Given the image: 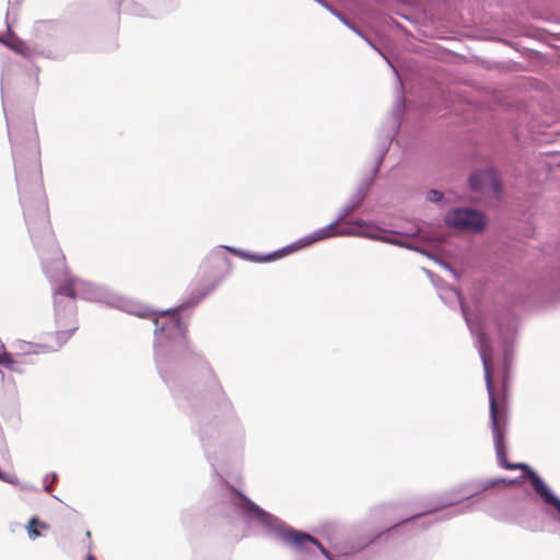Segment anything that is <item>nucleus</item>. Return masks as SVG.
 I'll return each mask as SVG.
<instances>
[{
    "mask_svg": "<svg viewBox=\"0 0 560 560\" xmlns=\"http://www.w3.org/2000/svg\"><path fill=\"white\" fill-rule=\"evenodd\" d=\"M223 250H228L230 252L231 254L235 255V256H238L240 255V250L241 248H236V247H233V246H226V245H223V246H220L218 248H215L211 254H210V259H214L217 260L220 265L222 266H225L228 271L231 269V260L229 257H226L224 254H223Z\"/></svg>",
    "mask_w": 560,
    "mask_h": 560,
    "instance_id": "2eb2a0df",
    "label": "nucleus"
},
{
    "mask_svg": "<svg viewBox=\"0 0 560 560\" xmlns=\"http://www.w3.org/2000/svg\"><path fill=\"white\" fill-rule=\"evenodd\" d=\"M364 200L360 198V196L352 194L349 197L348 201L340 208L339 213L336 218L337 222H343L349 215L359 210Z\"/></svg>",
    "mask_w": 560,
    "mask_h": 560,
    "instance_id": "4468645a",
    "label": "nucleus"
},
{
    "mask_svg": "<svg viewBox=\"0 0 560 560\" xmlns=\"http://www.w3.org/2000/svg\"><path fill=\"white\" fill-rule=\"evenodd\" d=\"M491 482H494V487L499 486V485H513V483H516L518 482V478H515V479H506V478H493V479H490Z\"/></svg>",
    "mask_w": 560,
    "mask_h": 560,
    "instance_id": "393cba45",
    "label": "nucleus"
},
{
    "mask_svg": "<svg viewBox=\"0 0 560 560\" xmlns=\"http://www.w3.org/2000/svg\"><path fill=\"white\" fill-rule=\"evenodd\" d=\"M339 222L332 221L328 225L314 231L313 240L315 243L334 237V236H359L368 237V231L364 229H371L372 223L362 219L351 220L349 226L338 228Z\"/></svg>",
    "mask_w": 560,
    "mask_h": 560,
    "instance_id": "39448f33",
    "label": "nucleus"
},
{
    "mask_svg": "<svg viewBox=\"0 0 560 560\" xmlns=\"http://www.w3.org/2000/svg\"><path fill=\"white\" fill-rule=\"evenodd\" d=\"M343 25H346L348 28L353 31L355 34H358L360 37H362L374 50L378 51V48L362 33L360 28L357 27V25L351 22L347 16L343 14L339 16L338 19Z\"/></svg>",
    "mask_w": 560,
    "mask_h": 560,
    "instance_id": "aec40b11",
    "label": "nucleus"
},
{
    "mask_svg": "<svg viewBox=\"0 0 560 560\" xmlns=\"http://www.w3.org/2000/svg\"><path fill=\"white\" fill-rule=\"evenodd\" d=\"M404 110H405V101L397 100L395 107L393 109L392 118H390L392 126H390L389 130L386 132V135L384 136L383 142L380 144L378 153L375 159V164L371 171V175H373L375 177L378 174L380 167L388 152L389 145H390L392 141L394 140L396 132L398 131V129L400 127Z\"/></svg>",
    "mask_w": 560,
    "mask_h": 560,
    "instance_id": "0eeeda50",
    "label": "nucleus"
},
{
    "mask_svg": "<svg viewBox=\"0 0 560 560\" xmlns=\"http://www.w3.org/2000/svg\"><path fill=\"white\" fill-rule=\"evenodd\" d=\"M444 223L451 229L479 234L487 226V218L481 210L456 207L445 212Z\"/></svg>",
    "mask_w": 560,
    "mask_h": 560,
    "instance_id": "20e7f679",
    "label": "nucleus"
},
{
    "mask_svg": "<svg viewBox=\"0 0 560 560\" xmlns=\"http://www.w3.org/2000/svg\"><path fill=\"white\" fill-rule=\"evenodd\" d=\"M559 166H560V162H559Z\"/></svg>",
    "mask_w": 560,
    "mask_h": 560,
    "instance_id": "2f4dec72",
    "label": "nucleus"
},
{
    "mask_svg": "<svg viewBox=\"0 0 560 560\" xmlns=\"http://www.w3.org/2000/svg\"><path fill=\"white\" fill-rule=\"evenodd\" d=\"M218 388H219L220 390H222V388H221V386H220V385H218ZM219 399H220V400H222L223 402H225V404H226V405H229V406L231 405V404H230V401H229V399H228V397H226V395H225L223 392H221V397H220Z\"/></svg>",
    "mask_w": 560,
    "mask_h": 560,
    "instance_id": "bb28decb",
    "label": "nucleus"
},
{
    "mask_svg": "<svg viewBox=\"0 0 560 560\" xmlns=\"http://www.w3.org/2000/svg\"><path fill=\"white\" fill-rule=\"evenodd\" d=\"M443 194L438 189H430L427 194V199L432 202L441 201Z\"/></svg>",
    "mask_w": 560,
    "mask_h": 560,
    "instance_id": "b1692460",
    "label": "nucleus"
},
{
    "mask_svg": "<svg viewBox=\"0 0 560 560\" xmlns=\"http://www.w3.org/2000/svg\"><path fill=\"white\" fill-rule=\"evenodd\" d=\"M238 438H240L241 440H243V439H244V430H243L242 428L238 430Z\"/></svg>",
    "mask_w": 560,
    "mask_h": 560,
    "instance_id": "c756f323",
    "label": "nucleus"
},
{
    "mask_svg": "<svg viewBox=\"0 0 560 560\" xmlns=\"http://www.w3.org/2000/svg\"><path fill=\"white\" fill-rule=\"evenodd\" d=\"M79 281L78 280H73V279H70L68 281H66L59 289H58V293L59 294H62L65 296H68V298H71V299H74L77 293H75V287H77V283Z\"/></svg>",
    "mask_w": 560,
    "mask_h": 560,
    "instance_id": "412c9836",
    "label": "nucleus"
},
{
    "mask_svg": "<svg viewBox=\"0 0 560 560\" xmlns=\"http://www.w3.org/2000/svg\"><path fill=\"white\" fill-rule=\"evenodd\" d=\"M516 322L514 318L506 317L498 320V336L502 348V370L503 381H506L508 371L512 363L513 342L516 337Z\"/></svg>",
    "mask_w": 560,
    "mask_h": 560,
    "instance_id": "423d86ee",
    "label": "nucleus"
},
{
    "mask_svg": "<svg viewBox=\"0 0 560 560\" xmlns=\"http://www.w3.org/2000/svg\"><path fill=\"white\" fill-rule=\"evenodd\" d=\"M471 511H472V505L470 503H468V504H465L462 506L454 508L453 510L446 512L445 518H451L453 516L469 513Z\"/></svg>",
    "mask_w": 560,
    "mask_h": 560,
    "instance_id": "5701e85b",
    "label": "nucleus"
},
{
    "mask_svg": "<svg viewBox=\"0 0 560 560\" xmlns=\"http://www.w3.org/2000/svg\"><path fill=\"white\" fill-rule=\"evenodd\" d=\"M468 183L474 191L489 190L495 196H499L503 188L500 176L494 168L472 172L469 175Z\"/></svg>",
    "mask_w": 560,
    "mask_h": 560,
    "instance_id": "1a4fd4ad",
    "label": "nucleus"
},
{
    "mask_svg": "<svg viewBox=\"0 0 560 560\" xmlns=\"http://www.w3.org/2000/svg\"><path fill=\"white\" fill-rule=\"evenodd\" d=\"M195 431L198 434L203 447L207 446V440L212 439L217 434V430L212 423H207L206 427L200 423L198 427H195Z\"/></svg>",
    "mask_w": 560,
    "mask_h": 560,
    "instance_id": "a211bd4d",
    "label": "nucleus"
},
{
    "mask_svg": "<svg viewBox=\"0 0 560 560\" xmlns=\"http://www.w3.org/2000/svg\"><path fill=\"white\" fill-rule=\"evenodd\" d=\"M476 485H477L478 489L475 490L474 492L467 493V494H465L462 498L442 499L436 506L432 508L431 510L427 511L425 513L416 514V515H413L411 517H408V518L404 520L401 523L413 522V521H416V520H418V518H420L422 516L431 514L432 512L439 511V510L444 509V508H451V506H453V505H455L457 503H460L464 500H468L470 498L476 497L479 492L487 491V490H489V489L494 487V482H491L490 479L483 480V481H479Z\"/></svg>",
    "mask_w": 560,
    "mask_h": 560,
    "instance_id": "9d476101",
    "label": "nucleus"
},
{
    "mask_svg": "<svg viewBox=\"0 0 560 560\" xmlns=\"http://www.w3.org/2000/svg\"><path fill=\"white\" fill-rule=\"evenodd\" d=\"M78 327L73 326L69 329L57 330L49 335L48 342L39 346L43 352L58 351L60 350L77 331Z\"/></svg>",
    "mask_w": 560,
    "mask_h": 560,
    "instance_id": "9b49d317",
    "label": "nucleus"
},
{
    "mask_svg": "<svg viewBox=\"0 0 560 560\" xmlns=\"http://www.w3.org/2000/svg\"><path fill=\"white\" fill-rule=\"evenodd\" d=\"M313 244H315V242L313 240V234L311 233V234L298 240L296 242L292 243L291 245L282 247L281 249H284L283 257L293 253L294 250L311 246Z\"/></svg>",
    "mask_w": 560,
    "mask_h": 560,
    "instance_id": "f3484780",
    "label": "nucleus"
},
{
    "mask_svg": "<svg viewBox=\"0 0 560 560\" xmlns=\"http://www.w3.org/2000/svg\"><path fill=\"white\" fill-rule=\"evenodd\" d=\"M230 488L235 493L233 504L247 522H256L269 535L280 539L296 551L312 555L319 551L326 559L335 560L331 553L315 537L306 532L288 526L278 516L260 508L233 486Z\"/></svg>",
    "mask_w": 560,
    "mask_h": 560,
    "instance_id": "7ed1b4c3",
    "label": "nucleus"
},
{
    "mask_svg": "<svg viewBox=\"0 0 560 560\" xmlns=\"http://www.w3.org/2000/svg\"><path fill=\"white\" fill-rule=\"evenodd\" d=\"M26 528H27V534H28L30 538L36 539L37 537L40 536L39 529H46V528H48V525L46 523L39 521L37 517H32L28 521Z\"/></svg>",
    "mask_w": 560,
    "mask_h": 560,
    "instance_id": "6ab92c4d",
    "label": "nucleus"
},
{
    "mask_svg": "<svg viewBox=\"0 0 560 560\" xmlns=\"http://www.w3.org/2000/svg\"><path fill=\"white\" fill-rule=\"evenodd\" d=\"M378 52L383 56V58L386 60V62L392 67V69L394 70L395 73H397L396 69L394 68V66L392 65V62L383 55L382 51L378 50ZM397 75V79H400V75L396 74Z\"/></svg>",
    "mask_w": 560,
    "mask_h": 560,
    "instance_id": "cd10ccee",
    "label": "nucleus"
},
{
    "mask_svg": "<svg viewBox=\"0 0 560 560\" xmlns=\"http://www.w3.org/2000/svg\"><path fill=\"white\" fill-rule=\"evenodd\" d=\"M0 366H3L10 371L19 370V362L12 357L9 352H3L0 354Z\"/></svg>",
    "mask_w": 560,
    "mask_h": 560,
    "instance_id": "4be33fe9",
    "label": "nucleus"
},
{
    "mask_svg": "<svg viewBox=\"0 0 560 560\" xmlns=\"http://www.w3.org/2000/svg\"><path fill=\"white\" fill-rule=\"evenodd\" d=\"M374 180H375V176L373 175H366L364 176L360 183L358 184L357 188L354 189L353 194H355L357 196H360V198H362L363 200L366 199V197L369 196V192L374 184Z\"/></svg>",
    "mask_w": 560,
    "mask_h": 560,
    "instance_id": "dca6fc26",
    "label": "nucleus"
},
{
    "mask_svg": "<svg viewBox=\"0 0 560 560\" xmlns=\"http://www.w3.org/2000/svg\"><path fill=\"white\" fill-rule=\"evenodd\" d=\"M86 559L88 560H96L95 556H93L92 553H89Z\"/></svg>",
    "mask_w": 560,
    "mask_h": 560,
    "instance_id": "7c9ffc66",
    "label": "nucleus"
},
{
    "mask_svg": "<svg viewBox=\"0 0 560 560\" xmlns=\"http://www.w3.org/2000/svg\"><path fill=\"white\" fill-rule=\"evenodd\" d=\"M371 229H374L375 231H368V237L369 240H373V241H378V242H383V243H387V244H392V245H395V246H398V247H402V248H407V249H410V250H415V252H418L422 255H425L430 258H433L436 262H439L443 268H445L447 271H450L452 273V276L457 279L458 278V275L456 272V270L446 261L442 260V259H439V258H434L432 255H430L428 252L421 249L419 246L417 245H413L411 243H408V242H405V241H400V240H397V238H394L392 236H388L386 234H384L386 231L374 225L372 223V228Z\"/></svg>",
    "mask_w": 560,
    "mask_h": 560,
    "instance_id": "6e6552de",
    "label": "nucleus"
},
{
    "mask_svg": "<svg viewBox=\"0 0 560 560\" xmlns=\"http://www.w3.org/2000/svg\"><path fill=\"white\" fill-rule=\"evenodd\" d=\"M283 252H284V249H277L269 254H257V253L241 249L238 257H241L242 259L248 260V261L264 264V262H270V261H275V260L282 258Z\"/></svg>",
    "mask_w": 560,
    "mask_h": 560,
    "instance_id": "f8f14e48",
    "label": "nucleus"
},
{
    "mask_svg": "<svg viewBox=\"0 0 560 560\" xmlns=\"http://www.w3.org/2000/svg\"><path fill=\"white\" fill-rule=\"evenodd\" d=\"M440 296L446 303H457L459 305L465 322L470 332L475 336V343L482 362L486 387L489 395L490 423L499 466L506 470H522V477L529 481L534 492L545 504V513L560 525V498L529 465L525 463H510L508 460L505 443L506 416L494 397L491 369L492 348L483 329L482 315L479 312L468 311L462 293L456 288H448Z\"/></svg>",
    "mask_w": 560,
    "mask_h": 560,
    "instance_id": "f03ea898",
    "label": "nucleus"
},
{
    "mask_svg": "<svg viewBox=\"0 0 560 560\" xmlns=\"http://www.w3.org/2000/svg\"><path fill=\"white\" fill-rule=\"evenodd\" d=\"M320 5H323L327 11H329L334 16H336L337 19H339V16L342 15V13H340L335 7H332L328 1L326 0H323L320 3Z\"/></svg>",
    "mask_w": 560,
    "mask_h": 560,
    "instance_id": "a878e982",
    "label": "nucleus"
},
{
    "mask_svg": "<svg viewBox=\"0 0 560 560\" xmlns=\"http://www.w3.org/2000/svg\"><path fill=\"white\" fill-rule=\"evenodd\" d=\"M222 278L202 283L191 290L190 294L177 306L167 310H153L142 304V330L152 331L154 336V358L159 373L175 398L180 401L188 394L179 384L178 377L190 369H197L203 377L215 381L214 373L196 350L188 337V322L182 314L196 307L220 285Z\"/></svg>",
    "mask_w": 560,
    "mask_h": 560,
    "instance_id": "f257e3e1",
    "label": "nucleus"
},
{
    "mask_svg": "<svg viewBox=\"0 0 560 560\" xmlns=\"http://www.w3.org/2000/svg\"><path fill=\"white\" fill-rule=\"evenodd\" d=\"M0 42L11 50L27 59L32 58L36 52L34 48L30 47L24 40L15 36L9 40L0 38Z\"/></svg>",
    "mask_w": 560,
    "mask_h": 560,
    "instance_id": "ddd939ff",
    "label": "nucleus"
},
{
    "mask_svg": "<svg viewBox=\"0 0 560 560\" xmlns=\"http://www.w3.org/2000/svg\"><path fill=\"white\" fill-rule=\"evenodd\" d=\"M397 14H398L399 16H401L402 19L407 20V21H410V22H412V21H413L409 15H407V14H405V13L397 12Z\"/></svg>",
    "mask_w": 560,
    "mask_h": 560,
    "instance_id": "c85d7f7f",
    "label": "nucleus"
}]
</instances>
